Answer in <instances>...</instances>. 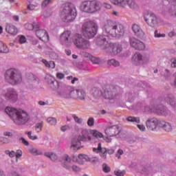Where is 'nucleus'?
Returning a JSON list of instances; mask_svg holds the SVG:
<instances>
[{
	"instance_id": "nucleus-1",
	"label": "nucleus",
	"mask_w": 176,
	"mask_h": 176,
	"mask_svg": "<svg viewBox=\"0 0 176 176\" xmlns=\"http://www.w3.org/2000/svg\"><path fill=\"white\" fill-rule=\"evenodd\" d=\"M6 113L16 126H23L30 120V116L24 111L17 110L13 107H6Z\"/></svg>"
},
{
	"instance_id": "nucleus-2",
	"label": "nucleus",
	"mask_w": 176,
	"mask_h": 176,
	"mask_svg": "<svg viewBox=\"0 0 176 176\" xmlns=\"http://www.w3.org/2000/svg\"><path fill=\"white\" fill-rule=\"evenodd\" d=\"M104 30L108 35L113 38H120L124 34V26L122 23H116L111 20L104 22Z\"/></svg>"
},
{
	"instance_id": "nucleus-3",
	"label": "nucleus",
	"mask_w": 176,
	"mask_h": 176,
	"mask_svg": "<svg viewBox=\"0 0 176 176\" xmlns=\"http://www.w3.org/2000/svg\"><path fill=\"white\" fill-rule=\"evenodd\" d=\"M76 14V8L72 3H66L60 8V17L65 23L74 21Z\"/></svg>"
},
{
	"instance_id": "nucleus-4",
	"label": "nucleus",
	"mask_w": 176,
	"mask_h": 176,
	"mask_svg": "<svg viewBox=\"0 0 176 176\" xmlns=\"http://www.w3.org/2000/svg\"><path fill=\"white\" fill-rule=\"evenodd\" d=\"M5 79L8 83L14 86L21 83L23 81V76L19 70L16 69H10L6 72Z\"/></svg>"
},
{
	"instance_id": "nucleus-5",
	"label": "nucleus",
	"mask_w": 176,
	"mask_h": 176,
	"mask_svg": "<svg viewBox=\"0 0 176 176\" xmlns=\"http://www.w3.org/2000/svg\"><path fill=\"white\" fill-rule=\"evenodd\" d=\"M80 9L85 13H96L101 9V3L97 0H87L80 5Z\"/></svg>"
},
{
	"instance_id": "nucleus-6",
	"label": "nucleus",
	"mask_w": 176,
	"mask_h": 176,
	"mask_svg": "<svg viewBox=\"0 0 176 176\" xmlns=\"http://www.w3.org/2000/svg\"><path fill=\"white\" fill-rule=\"evenodd\" d=\"M17 100H19V94L13 88L3 90L0 93V104L8 101L16 102Z\"/></svg>"
},
{
	"instance_id": "nucleus-7",
	"label": "nucleus",
	"mask_w": 176,
	"mask_h": 176,
	"mask_svg": "<svg viewBox=\"0 0 176 176\" xmlns=\"http://www.w3.org/2000/svg\"><path fill=\"white\" fill-rule=\"evenodd\" d=\"M82 31L85 38L91 39L97 34V24L93 21L85 22L82 26Z\"/></svg>"
},
{
	"instance_id": "nucleus-8",
	"label": "nucleus",
	"mask_w": 176,
	"mask_h": 176,
	"mask_svg": "<svg viewBox=\"0 0 176 176\" xmlns=\"http://www.w3.org/2000/svg\"><path fill=\"white\" fill-rule=\"evenodd\" d=\"M103 91L102 97L105 100H116L119 97V91L116 87L113 85H106L102 87Z\"/></svg>"
},
{
	"instance_id": "nucleus-9",
	"label": "nucleus",
	"mask_w": 176,
	"mask_h": 176,
	"mask_svg": "<svg viewBox=\"0 0 176 176\" xmlns=\"http://www.w3.org/2000/svg\"><path fill=\"white\" fill-rule=\"evenodd\" d=\"M72 42L78 49H89L90 42L82 36V34H75L72 37Z\"/></svg>"
},
{
	"instance_id": "nucleus-10",
	"label": "nucleus",
	"mask_w": 176,
	"mask_h": 176,
	"mask_svg": "<svg viewBox=\"0 0 176 176\" xmlns=\"http://www.w3.org/2000/svg\"><path fill=\"white\" fill-rule=\"evenodd\" d=\"M144 112H154L157 113V115L162 116H167V115H168V111L162 105H154L151 106V107H146L144 108Z\"/></svg>"
},
{
	"instance_id": "nucleus-11",
	"label": "nucleus",
	"mask_w": 176,
	"mask_h": 176,
	"mask_svg": "<svg viewBox=\"0 0 176 176\" xmlns=\"http://www.w3.org/2000/svg\"><path fill=\"white\" fill-rule=\"evenodd\" d=\"M144 21L146 24L151 27V28H155L159 25V21L157 20V16L153 13H148L144 15Z\"/></svg>"
},
{
	"instance_id": "nucleus-12",
	"label": "nucleus",
	"mask_w": 176,
	"mask_h": 176,
	"mask_svg": "<svg viewBox=\"0 0 176 176\" xmlns=\"http://www.w3.org/2000/svg\"><path fill=\"white\" fill-rule=\"evenodd\" d=\"M93 152H95L96 153H100L102 159H107V153H109V155H113V153H115V150L113 148L107 150V148L102 147L101 143H98V147L93 148Z\"/></svg>"
},
{
	"instance_id": "nucleus-13",
	"label": "nucleus",
	"mask_w": 176,
	"mask_h": 176,
	"mask_svg": "<svg viewBox=\"0 0 176 176\" xmlns=\"http://www.w3.org/2000/svg\"><path fill=\"white\" fill-rule=\"evenodd\" d=\"M109 38L108 36L101 35L96 39V45L100 47L102 50H108L109 49V42H108Z\"/></svg>"
},
{
	"instance_id": "nucleus-14",
	"label": "nucleus",
	"mask_w": 176,
	"mask_h": 176,
	"mask_svg": "<svg viewBox=\"0 0 176 176\" xmlns=\"http://www.w3.org/2000/svg\"><path fill=\"white\" fill-rule=\"evenodd\" d=\"M60 42L61 45H65V46H71L72 43V38H71V32L65 31L60 36Z\"/></svg>"
},
{
	"instance_id": "nucleus-15",
	"label": "nucleus",
	"mask_w": 176,
	"mask_h": 176,
	"mask_svg": "<svg viewBox=\"0 0 176 176\" xmlns=\"http://www.w3.org/2000/svg\"><path fill=\"white\" fill-rule=\"evenodd\" d=\"M123 50V47L119 43H110L109 49L106 50L107 53H110L111 56H116Z\"/></svg>"
},
{
	"instance_id": "nucleus-16",
	"label": "nucleus",
	"mask_w": 176,
	"mask_h": 176,
	"mask_svg": "<svg viewBox=\"0 0 176 176\" xmlns=\"http://www.w3.org/2000/svg\"><path fill=\"white\" fill-rule=\"evenodd\" d=\"M147 61H149L148 57L142 56L140 52H136L132 57V63L134 65H141Z\"/></svg>"
},
{
	"instance_id": "nucleus-17",
	"label": "nucleus",
	"mask_w": 176,
	"mask_h": 176,
	"mask_svg": "<svg viewBox=\"0 0 176 176\" xmlns=\"http://www.w3.org/2000/svg\"><path fill=\"white\" fill-rule=\"evenodd\" d=\"M129 43L131 46L136 50H145V43L134 37L129 38Z\"/></svg>"
},
{
	"instance_id": "nucleus-18",
	"label": "nucleus",
	"mask_w": 176,
	"mask_h": 176,
	"mask_svg": "<svg viewBox=\"0 0 176 176\" xmlns=\"http://www.w3.org/2000/svg\"><path fill=\"white\" fill-rule=\"evenodd\" d=\"M160 122H162V120H159L155 118H148L146 121V126L148 130H151V131H153L154 130H156L157 126L158 127H160Z\"/></svg>"
},
{
	"instance_id": "nucleus-19",
	"label": "nucleus",
	"mask_w": 176,
	"mask_h": 176,
	"mask_svg": "<svg viewBox=\"0 0 176 176\" xmlns=\"http://www.w3.org/2000/svg\"><path fill=\"white\" fill-rule=\"evenodd\" d=\"M103 93L104 91L101 90L100 87H93L89 91L90 100H97L98 98H100V97L102 96Z\"/></svg>"
},
{
	"instance_id": "nucleus-20",
	"label": "nucleus",
	"mask_w": 176,
	"mask_h": 176,
	"mask_svg": "<svg viewBox=\"0 0 176 176\" xmlns=\"http://www.w3.org/2000/svg\"><path fill=\"white\" fill-rule=\"evenodd\" d=\"M36 35L41 41H43V42H49L50 41L47 32L45 30L39 29V26L38 28L36 30Z\"/></svg>"
},
{
	"instance_id": "nucleus-21",
	"label": "nucleus",
	"mask_w": 176,
	"mask_h": 176,
	"mask_svg": "<svg viewBox=\"0 0 176 176\" xmlns=\"http://www.w3.org/2000/svg\"><path fill=\"white\" fill-rule=\"evenodd\" d=\"M119 133H120V130L118 125H113L105 129V134L108 137H115V135H118Z\"/></svg>"
},
{
	"instance_id": "nucleus-22",
	"label": "nucleus",
	"mask_w": 176,
	"mask_h": 176,
	"mask_svg": "<svg viewBox=\"0 0 176 176\" xmlns=\"http://www.w3.org/2000/svg\"><path fill=\"white\" fill-rule=\"evenodd\" d=\"M80 141L79 140V138H74L71 141V146L70 149L71 151H73V152H76V151H78L81 148L80 146Z\"/></svg>"
},
{
	"instance_id": "nucleus-23",
	"label": "nucleus",
	"mask_w": 176,
	"mask_h": 176,
	"mask_svg": "<svg viewBox=\"0 0 176 176\" xmlns=\"http://www.w3.org/2000/svg\"><path fill=\"white\" fill-rule=\"evenodd\" d=\"M80 141H91V137L90 136V133L87 129H82L81 131V135L78 136Z\"/></svg>"
},
{
	"instance_id": "nucleus-24",
	"label": "nucleus",
	"mask_w": 176,
	"mask_h": 176,
	"mask_svg": "<svg viewBox=\"0 0 176 176\" xmlns=\"http://www.w3.org/2000/svg\"><path fill=\"white\" fill-rule=\"evenodd\" d=\"M63 167L66 168V170H71V157L68 155H65L63 157Z\"/></svg>"
},
{
	"instance_id": "nucleus-25",
	"label": "nucleus",
	"mask_w": 176,
	"mask_h": 176,
	"mask_svg": "<svg viewBox=\"0 0 176 176\" xmlns=\"http://www.w3.org/2000/svg\"><path fill=\"white\" fill-rule=\"evenodd\" d=\"M160 127H162V129H164V130L165 131H167V133H170V131H172L173 130V127L171 126V124L163 120H161V122H160Z\"/></svg>"
},
{
	"instance_id": "nucleus-26",
	"label": "nucleus",
	"mask_w": 176,
	"mask_h": 176,
	"mask_svg": "<svg viewBox=\"0 0 176 176\" xmlns=\"http://www.w3.org/2000/svg\"><path fill=\"white\" fill-rule=\"evenodd\" d=\"M6 31L10 35H17V28L13 25H7L6 27Z\"/></svg>"
},
{
	"instance_id": "nucleus-27",
	"label": "nucleus",
	"mask_w": 176,
	"mask_h": 176,
	"mask_svg": "<svg viewBox=\"0 0 176 176\" xmlns=\"http://www.w3.org/2000/svg\"><path fill=\"white\" fill-rule=\"evenodd\" d=\"M106 2L108 0H104ZM111 3L120 8H126V0H109Z\"/></svg>"
},
{
	"instance_id": "nucleus-28",
	"label": "nucleus",
	"mask_w": 176,
	"mask_h": 176,
	"mask_svg": "<svg viewBox=\"0 0 176 176\" xmlns=\"http://www.w3.org/2000/svg\"><path fill=\"white\" fill-rule=\"evenodd\" d=\"M132 30H133L135 35H136V36H141V35H142L144 34L142 29H141L140 25H138L137 24L133 25Z\"/></svg>"
},
{
	"instance_id": "nucleus-29",
	"label": "nucleus",
	"mask_w": 176,
	"mask_h": 176,
	"mask_svg": "<svg viewBox=\"0 0 176 176\" xmlns=\"http://www.w3.org/2000/svg\"><path fill=\"white\" fill-rule=\"evenodd\" d=\"M166 101L168 104H170L171 107H175L176 100L173 94H169L166 97Z\"/></svg>"
},
{
	"instance_id": "nucleus-30",
	"label": "nucleus",
	"mask_w": 176,
	"mask_h": 176,
	"mask_svg": "<svg viewBox=\"0 0 176 176\" xmlns=\"http://www.w3.org/2000/svg\"><path fill=\"white\" fill-rule=\"evenodd\" d=\"M42 63L44 64L47 68H52V69L56 68V63L54 61H47L46 59H43Z\"/></svg>"
},
{
	"instance_id": "nucleus-31",
	"label": "nucleus",
	"mask_w": 176,
	"mask_h": 176,
	"mask_svg": "<svg viewBox=\"0 0 176 176\" xmlns=\"http://www.w3.org/2000/svg\"><path fill=\"white\" fill-rule=\"evenodd\" d=\"M25 27L26 30H28L29 31H32L33 30H34V31H36V29L39 28V25L36 23H27L25 25Z\"/></svg>"
},
{
	"instance_id": "nucleus-32",
	"label": "nucleus",
	"mask_w": 176,
	"mask_h": 176,
	"mask_svg": "<svg viewBox=\"0 0 176 176\" xmlns=\"http://www.w3.org/2000/svg\"><path fill=\"white\" fill-rule=\"evenodd\" d=\"M88 159H89V157L87 155L80 154V155H78V159L76 160H75V157H74L73 160L74 162H77L80 164H82V162L80 163V161L81 162H85V160H88Z\"/></svg>"
},
{
	"instance_id": "nucleus-33",
	"label": "nucleus",
	"mask_w": 176,
	"mask_h": 176,
	"mask_svg": "<svg viewBox=\"0 0 176 176\" xmlns=\"http://www.w3.org/2000/svg\"><path fill=\"white\" fill-rule=\"evenodd\" d=\"M44 155L45 156H46V157H48L52 162H56L58 159V157L54 153L47 152V153H45Z\"/></svg>"
},
{
	"instance_id": "nucleus-34",
	"label": "nucleus",
	"mask_w": 176,
	"mask_h": 176,
	"mask_svg": "<svg viewBox=\"0 0 176 176\" xmlns=\"http://www.w3.org/2000/svg\"><path fill=\"white\" fill-rule=\"evenodd\" d=\"M126 2V6H129V8H130V9H137V8H138V6L137 5V3H135V1H134V0H125Z\"/></svg>"
},
{
	"instance_id": "nucleus-35",
	"label": "nucleus",
	"mask_w": 176,
	"mask_h": 176,
	"mask_svg": "<svg viewBox=\"0 0 176 176\" xmlns=\"http://www.w3.org/2000/svg\"><path fill=\"white\" fill-rule=\"evenodd\" d=\"M58 96L62 97V98H71V91H62L58 92Z\"/></svg>"
},
{
	"instance_id": "nucleus-36",
	"label": "nucleus",
	"mask_w": 176,
	"mask_h": 176,
	"mask_svg": "<svg viewBox=\"0 0 176 176\" xmlns=\"http://www.w3.org/2000/svg\"><path fill=\"white\" fill-rule=\"evenodd\" d=\"M0 53H9L8 45L2 41H0Z\"/></svg>"
},
{
	"instance_id": "nucleus-37",
	"label": "nucleus",
	"mask_w": 176,
	"mask_h": 176,
	"mask_svg": "<svg viewBox=\"0 0 176 176\" xmlns=\"http://www.w3.org/2000/svg\"><path fill=\"white\" fill-rule=\"evenodd\" d=\"M127 122H131L132 123H141V119L140 117L129 116L126 118Z\"/></svg>"
},
{
	"instance_id": "nucleus-38",
	"label": "nucleus",
	"mask_w": 176,
	"mask_h": 176,
	"mask_svg": "<svg viewBox=\"0 0 176 176\" xmlns=\"http://www.w3.org/2000/svg\"><path fill=\"white\" fill-rule=\"evenodd\" d=\"M72 118H73L77 124H82V123H83V118H79L76 114H72Z\"/></svg>"
},
{
	"instance_id": "nucleus-39",
	"label": "nucleus",
	"mask_w": 176,
	"mask_h": 176,
	"mask_svg": "<svg viewBox=\"0 0 176 176\" xmlns=\"http://www.w3.org/2000/svg\"><path fill=\"white\" fill-rule=\"evenodd\" d=\"M108 65H113V67H119L120 65V63L116 60V59H111L107 62Z\"/></svg>"
},
{
	"instance_id": "nucleus-40",
	"label": "nucleus",
	"mask_w": 176,
	"mask_h": 176,
	"mask_svg": "<svg viewBox=\"0 0 176 176\" xmlns=\"http://www.w3.org/2000/svg\"><path fill=\"white\" fill-rule=\"evenodd\" d=\"M91 134H92V135L94 137H95L96 138H102V137H104L102 133H101L100 132H99L97 130H92L91 131Z\"/></svg>"
},
{
	"instance_id": "nucleus-41",
	"label": "nucleus",
	"mask_w": 176,
	"mask_h": 176,
	"mask_svg": "<svg viewBox=\"0 0 176 176\" xmlns=\"http://www.w3.org/2000/svg\"><path fill=\"white\" fill-rule=\"evenodd\" d=\"M29 152L30 153H32V155H34V156H38V155H42V151H38L35 148H30Z\"/></svg>"
},
{
	"instance_id": "nucleus-42",
	"label": "nucleus",
	"mask_w": 176,
	"mask_h": 176,
	"mask_svg": "<svg viewBox=\"0 0 176 176\" xmlns=\"http://www.w3.org/2000/svg\"><path fill=\"white\" fill-rule=\"evenodd\" d=\"M47 123L49 124H51V126H56L57 124V119L53 118V117H50L47 119Z\"/></svg>"
},
{
	"instance_id": "nucleus-43",
	"label": "nucleus",
	"mask_w": 176,
	"mask_h": 176,
	"mask_svg": "<svg viewBox=\"0 0 176 176\" xmlns=\"http://www.w3.org/2000/svg\"><path fill=\"white\" fill-rule=\"evenodd\" d=\"M85 96H86L85 91L82 90H78L77 94L78 98H76V100H85Z\"/></svg>"
},
{
	"instance_id": "nucleus-44",
	"label": "nucleus",
	"mask_w": 176,
	"mask_h": 176,
	"mask_svg": "<svg viewBox=\"0 0 176 176\" xmlns=\"http://www.w3.org/2000/svg\"><path fill=\"white\" fill-rule=\"evenodd\" d=\"M60 86V84H58V81L57 80H54L53 82V83H52L50 85V87H51V89L52 90H58V87Z\"/></svg>"
},
{
	"instance_id": "nucleus-45",
	"label": "nucleus",
	"mask_w": 176,
	"mask_h": 176,
	"mask_svg": "<svg viewBox=\"0 0 176 176\" xmlns=\"http://www.w3.org/2000/svg\"><path fill=\"white\" fill-rule=\"evenodd\" d=\"M43 127V122H38L35 125V130L37 133H41Z\"/></svg>"
},
{
	"instance_id": "nucleus-46",
	"label": "nucleus",
	"mask_w": 176,
	"mask_h": 176,
	"mask_svg": "<svg viewBox=\"0 0 176 176\" xmlns=\"http://www.w3.org/2000/svg\"><path fill=\"white\" fill-rule=\"evenodd\" d=\"M45 80H46L47 83H48L49 86H50V85L52 83L55 82L56 78H54V77H53L52 76H47L45 77Z\"/></svg>"
},
{
	"instance_id": "nucleus-47",
	"label": "nucleus",
	"mask_w": 176,
	"mask_h": 176,
	"mask_svg": "<svg viewBox=\"0 0 176 176\" xmlns=\"http://www.w3.org/2000/svg\"><path fill=\"white\" fill-rule=\"evenodd\" d=\"M25 134H27L28 138L30 140H32V141H35V140H38L37 135L32 136V131L26 132Z\"/></svg>"
},
{
	"instance_id": "nucleus-48",
	"label": "nucleus",
	"mask_w": 176,
	"mask_h": 176,
	"mask_svg": "<svg viewBox=\"0 0 176 176\" xmlns=\"http://www.w3.org/2000/svg\"><path fill=\"white\" fill-rule=\"evenodd\" d=\"M78 89H74L70 91V98H74L76 100V98H78Z\"/></svg>"
},
{
	"instance_id": "nucleus-49",
	"label": "nucleus",
	"mask_w": 176,
	"mask_h": 176,
	"mask_svg": "<svg viewBox=\"0 0 176 176\" xmlns=\"http://www.w3.org/2000/svg\"><path fill=\"white\" fill-rule=\"evenodd\" d=\"M5 153L6 155H8L10 157H14V156H16V152H14V151H10L9 150H6L5 151Z\"/></svg>"
},
{
	"instance_id": "nucleus-50",
	"label": "nucleus",
	"mask_w": 176,
	"mask_h": 176,
	"mask_svg": "<svg viewBox=\"0 0 176 176\" xmlns=\"http://www.w3.org/2000/svg\"><path fill=\"white\" fill-rule=\"evenodd\" d=\"M90 61H91V63L93 64H99L100 63V58H98L96 57H94V56H91L90 58Z\"/></svg>"
},
{
	"instance_id": "nucleus-51",
	"label": "nucleus",
	"mask_w": 176,
	"mask_h": 176,
	"mask_svg": "<svg viewBox=\"0 0 176 176\" xmlns=\"http://www.w3.org/2000/svg\"><path fill=\"white\" fill-rule=\"evenodd\" d=\"M154 35L155 38H164L166 34L159 33V31L155 30L154 32Z\"/></svg>"
},
{
	"instance_id": "nucleus-52",
	"label": "nucleus",
	"mask_w": 176,
	"mask_h": 176,
	"mask_svg": "<svg viewBox=\"0 0 176 176\" xmlns=\"http://www.w3.org/2000/svg\"><path fill=\"white\" fill-rule=\"evenodd\" d=\"M81 56L85 58H87L88 60H90L91 57L92 56L91 54H90L89 52H81Z\"/></svg>"
},
{
	"instance_id": "nucleus-53",
	"label": "nucleus",
	"mask_w": 176,
	"mask_h": 176,
	"mask_svg": "<svg viewBox=\"0 0 176 176\" xmlns=\"http://www.w3.org/2000/svg\"><path fill=\"white\" fill-rule=\"evenodd\" d=\"M53 2V0H44L42 2V8H46L49 5V3H52Z\"/></svg>"
},
{
	"instance_id": "nucleus-54",
	"label": "nucleus",
	"mask_w": 176,
	"mask_h": 176,
	"mask_svg": "<svg viewBox=\"0 0 176 176\" xmlns=\"http://www.w3.org/2000/svg\"><path fill=\"white\" fill-rule=\"evenodd\" d=\"M102 168L104 173H109L111 171V168L106 164H103Z\"/></svg>"
},
{
	"instance_id": "nucleus-55",
	"label": "nucleus",
	"mask_w": 176,
	"mask_h": 176,
	"mask_svg": "<svg viewBox=\"0 0 176 176\" xmlns=\"http://www.w3.org/2000/svg\"><path fill=\"white\" fill-rule=\"evenodd\" d=\"M87 124L88 126H89V127L94 126V118H89L87 120Z\"/></svg>"
},
{
	"instance_id": "nucleus-56",
	"label": "nucleus",
	"mask_w": 176,
	"mask_h": 176,
	"mask_svg": "<svg viewBox=\"0 0 176 176\" xmlns=\"http://www.w3.org/2000/svg\"><path fill=\"white\" fill-rule=\"evenodd\" d=\"M71 170H73V171H75V173H78L80 171V168H79L78 166L72 165V164H71Z\"/></svg>"
},
{
	"instance_id": "nucleus-57",
	"label": "nucleus",
	"mask_w": 176,
	"mask_h": 176,
	"mask_svg": "<svg viewBox=\"0 0 176 176\" xmlns=\"http://www.w3.org/2000/svg\"><path fill=\"white\" fill-rule=\"evenodd\" d=\"M124 152L122 149H118L116 154V157H117L118 159H120V156H122V155H123Z\"/></svg>"
},
{
	"instance_id": "nucleus-58",
	"label": "nucleus",
	"mask_w": 176,
	"mask_h": 176,
	"mask_svg": "<svg viewBox=\"0 0 176 176\" xmlns=\"http://www.w3.org/2000/svg\"><path fill=\"white\" fill-rule=\"evenodd\" d=\"M19 142H21V144H23L25 146H28V145H30V143L28 142V141L25 140L24 138H21L19 139Z\"/></svg>"
},
{
	"instance_id": "nucleus-59",
	"label": "nucleus",
	"mask_w": 176,
	"mask_h": 176,
	"mask_svg": "<svg viewBox=\"0 0 176 176\" xmlns=\"http://www.w3.org/2000/svg\"><path fill=\"white\" fill-rule=\"evenodd\" d=\"M21 156H23V151H21V150H17L16 152H15V157L16 159H19Z\"/></svg>"
},
{
	"instance_id": "nucleus-60",
	"label": "nucleus",
	"mask_w": 176,
	"mask_h": 176,
	"mask_svg": "<svg viewBox=\"0 0 176 176\" xmlns=\"http://www.w3.org/2000/svg\"><path fill=\"white\" fill-rule=\"evenodd\" d=\"M56 78L57 79H59L60 80L64 79V78H65V75H64V74L63 73H56Z\"/></svg>"
},
{
	"instance_id": "nucleus-61",
	"label": "nucleus",
	"mask_w": 176,
	"mask_h": 176,
	"mask_svg": "<svg viewBox=\"0 0 176 176\" xmlns=\"http://www.w3.org/2000/svg\"><path fill=\"white\" fill-rule=\"evenodd\" d=\"M27 42V38L24 36H21L19 37V43L23 44Z\"/></svg>"
},
{
	"instance_id": "nucleus-62",
	"label": "nucleus",
	"mask_w": 176,
	"mask_h": 176,
	"mask_svg": "<svg viewBox=\"0 0 176 176\" xmlns=\"http://www.w3.org/2000/svg\"><path fill=\"white\" fill-rule=\"evenodd\" d=\"M102 6L105 9H111L112 8V6L110 3H108L107 2H103Z\"/></svg>"
},
{
	"instance_id": "nucleus-63",
	"label": "nucleus",
	"mask_w": 176,
	"mask_h": 176,
	"mask_svg": "<svg viewBox=\"0 0 176 176\" xmlns=\"http://www.w3.org/2000/svg\"><path fill=\"white\" fill-rule=\"evenodd\" d=\"M170 66L172 68H176V58H173L172 59H170Z\"/></svg>"
},
{
	"instance_id": "nucleus-64",
	"label": "nucleus",
	"mask_w": 176,
	"mask_h": 176,
	"mask_svg": "<svg viewBox=\"0 0 176 176\" xmlns=\"http://www.w3.org/2000/svg\"><path fill=\"white\" fill-rule=\"evenodd\" d=\"M114 174L117 176H124V171L116 170L114 172Z\"/></svg>"
}]
</instances>
